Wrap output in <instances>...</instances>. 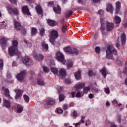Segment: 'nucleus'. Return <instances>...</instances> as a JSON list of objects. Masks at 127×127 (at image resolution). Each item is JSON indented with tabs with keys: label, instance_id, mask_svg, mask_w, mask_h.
Listing matches in <instances>:
<instances>
[{
	"label": "nucleus",
	"instance_id": "f257e3e1",
	"mask_svg": "<svg viewBox=\"0 0 127 127\" xmlns=\"http://www.w3.org/2000/svg\"><path fill=\"white\" fill-rule=\"evenodd\" d=\"M56 58L58 61L62 62L63 64L64 65H67L68 69L72 68L73 67V62L69 60L67 61H65V58L64 57V55L62 53L59 52L57 53Z\"/></svg>",
	"mask_w": 127,
	"mask_h": 127
},
{
	"label": "nucleus",
	"instance_id": "f03ea898",
	"mask_svg": "<svg viewBox=\"0 0 127 127\" xmlns=\"http://www.w3.org/2000/svg\"><path fill=\"white\" fill-rule=\"evenodd\" d=\"M101 30L104 31L105 29V25H106V29L107 31H111V30H113L114 29V24L113 23H110L109 22H106L105 20H101Z\"/></svg>",
	"mask_w": 127,
	"mask_h": 127
},
{
	"label": "nucleus",
	"instance_id": "7ed1b4c3",
	"mask_svg": "<svg viewBox=\"0 0 127 127\" xmlns=\"http://www.w3.org/2000/svg\"><path fill=\"white\" fill-rule=\"evenodd\" d=\"M118 52L115 50L114 47L111 46H109L106 51V57L108 59H112L113 55H117Z\"/></svg>",
	"mask_w": 127,
	"mask_h": 127
},
{
	"label": "nucleus",
	"instance_id": "20e7f679",
	"mask_svg": "<svg viewBox=\"0 0 127 127\" xmlns=\"http://www.w3.org/2000/svg\"><path fill=\"white\" fill-rule=\"evenodd\" d=\"M50 42L53 43L54 40L58 37V32L56 30H53L50 32Z\"/></svg>",
	"mask_w": 127,
	"mask_h": 127
},
{
	"label": "nucleus",
	"instance_id": "39448f33",
	"mask_svg": "<svg viewBox=\"0 0 127 127\" xmlns=\"http://www.w3.org/2000/svg\"><path fill=\"white\" fill-rule=\"evenodd\" d=\"M8 52L10 56H14L15 54H19V51L15 47H10L8 48Z\"/></svg>",
	"mask_w": 127,
	"mask_h": 127
},
{
	"label": "nucleus",
	"instance_id": "423d86ee",
	"mask_svg": "<svg viewBox=\"0 0 127 127\" xmlns=\"http://www.w3.org/2000/svg\"><path fill=\"white\" fill-rule=\"evenodd\" d=\"M25 70H23L21 71L20 73H19L17 76L16 78L18 81L21 82V81H23L24 80V78H25Z\"/></svg>",
	"mask_w": 127,
	"mask_h": 127
},
{
	"label": "nucleus",
	"instance_id": "0eeeda50",
	"mask_svg": "<svg viewBox=\"0 0 127 127\" xmlns=\"http://www.w3.org/2000/svg\"><path fill=\"white\" fill-rule=\"evenodd\" d=\"M7 9L8 11H9V12H10V13H11V11H12L14 14H15L17 16H18V15H19V12L18 11V9H17V8H12L9 6H8L7 7Z\"/></svg>",
	"mask_w": 127,
	"mask_h": 127
},
{
	"label": "nucleus",
	"instance_id": "6e6552de",
	"mask_svg": "<svg viewBox=\"0 0 127 127\" xmlns=\"http://www.w3.org/2000/svg\"><path fill=\"white\" fill-rule=\"evenodd\" d=\"M22 11L24 14H27V15H30V12H29V9L27 6L25 5L22 6Z\"/></svg>",
	"mask_w": 127,
	"mask_h": 127
},
{
	"label": "nucleus",
	"instance_id": "1a4fd4ad",
	"mask_svg": "<svg viewBox=\"0 0 127 127\" xmlns=\"http://www.w3.org/2000/svg\"><path fill=\"white\" fill-rule=\"evenodd\" d=\"M14 27L17 30H21L22 29V26L19 22L14 20Z\"/></svg>",
	"mask_w": 127,
	"mask_h": 127
},
{
	"label": "nucleus",
	"instance_id": "9d476101",
	"mask_svg": "<svg viewBox=\"0 0 127 127\" xmlns=\"http://www.w3.org/2000/svg\"><path fill=\"white\" fill-rule=\"evenodd\" d=\"M15 92L16 93V96L15 97V100H17V99H19L21 96H22V90H15Z\"/></svg>",
	"mask_w": 127,
	"mask_h": 127
},
{
	"label": "nucleus",
	"instance_id": "9b49d317",
	"mask_svg": "<svg viewBox=\"0 0 127 127\" xmlns=\"http://www.w3.org/2000/svg\"><path fill=\"white\" fill-rule=\"evenodd\" d=\"M41 46L44 51H45V52H47V51H48V44H46L45 42H42L41 43Z\"/></svg>",
	"mask_w": 127,
	"mask_h": 127
},
{
	"label": "nucleus",
	"instance_id": "f8f14e48",
	"mask_svg": "<svg viewBox=\"0 0 127 127\" xmlns=\"http://www.w3.org/2000/svg\"><path fill=\"white\" fill-rule=\"evenodd\" d=\"M15 107L16 108V110L17 113H22V111H23V107H22V106L19 104H16L15 105Z\"/></svg>",
	"mask_w": 127,
	"mask_h": 127
},
{
	"label": "nucleus",
	"instance_id": "ddd939ff",
	"mask_svg": "<svg viewBox=\"0 0 127 127\" xmlns=\"http://www.w3.org/2000/svg\"><path fill=\"white\" fill-rule=\"evenodd\" d=\"M3 101L4 106L6 107V108H7V109H10V108H11V104L8 100L4 99Z\"/></svg>",
	"mask_w": 127,
	"mask_h": 127
},
{
	"label": "nucleus",
	"instance_id": "4468645a",
	"mask_svg": "<svg viewBox=\"0 0 127 127\" xmlns=\"http://www.w3.org/2000/svg\"><path fill=\"white\" fill-rule=\"evenodd\" d=\"M25 60H28V62L25 61V65H27V66H31V65H33V61L32 60L30 59L28 57H26Z\"/></svg>",
	"mask_w": 127,
	"mask_h": 127
},
{
	"label": "nucleus",
	"instance_id": "2eb2a0df",
	"mask_svg": "<svg viewBox=\"0 0 127 127\" xmlns=\"http://www.w3.org/2000/svg\"><path fill=\"white\" fill-rule=\"evenodd\" d=\"M35 58L37 61H42V60L44 59V56L41 54L36 55L35 56Z\"/></svg>",
	"mask_w": 127,
	"mask_h": 127
},
{
	"label": "nucleus",
	"instance_id": "dca6fc26",
	"mask_svg": "<svg viewBox=\"0 0 127 127\" xmlns=\"http://www.w3.org/2000/svg\"><path fill=\"white\" fill-rule=\"evenodd\" d=\"M59 74L61 77H65L66 74V69L62 68H60L59 70Z\"/></svg>",
	"mask_w": 127,
	"mask_h": 127
},
{
	"label": "nucleus",
	"instance_id": "f3484780",
	"mask_svg": "<svg viewBox=\"0 0 127 127\" xmlns=\"http://www.w3.org/2000/svg\"><path fill=\"white\" fill-rule=\"evenodd\" d=\"M47 23L50 26H55V25H57V22L50 19L47 20Z\"/></svg>",
	"mask_w": 127,
	"mask_h": 127
},
{
	"label": "nucleus",
	"instance_id": "a211bd4d",
	"mask_svg": "<svg viewBox=\"0 0 127 127\" xmlns=\"http://www.w3.org/2000/svg\"><path fill=\"white\" fill-rule=\"evenodd\" d=\"M6 42H7V39L4 37L2 38L0 41V43L3 47L6 46Z\"/></svg>",
	"mask_w": 127,
	"mask_h": 127
},
{
	"label": "nucleus",
	"instance_id": "6ab92c4d",
	"mask_svg": "<svg viewBox=\"0 0 127 127\" xmlns=\"http://www.w3.org/2000/svg\"><path fill=\"white\" fill-rule=\"evenodd\" d=\"M116 13H119L120 12V9H121V2L117 1L116 3Z\"/></svg>",
	"mask_w": 127,
	"mask_h": 127
},
{
	"label": "nucleus",
	"instance_id": "aec40b11",
	"mask_svg": "<svg viewBox=\"0 0 127 127\" xmlns=\"http://www.w3.org/2000/svg\"><path fill=\"white\" fill-rule=\"evenodd\" d=\"M74 77L76 80H81V71L78 70L74 74Z\"/></svg>",
	"mask_w": 127,
	"mask_h": 127
},
{
	"label": "nucleus",
	"instance_id": "412c9836",
	"mask_svg": "<svg viewBox=\"0 0 127 127\" xmlns=\"http://www.w3.org/2000/svg\"><path fill=\"white\" fill-rule=\"evenodd\" d=\"M2 90L4 91V95L7 97H9V91L7 88L2 87Z\"/></svg>",
	"mask_w": 127,
	"mask_h": 127
},
{
	"label": "nucleus",
	"instance_id": "4be33fe9",
	"mask_svg": "<svg viewBox=\"0 0 127 127\" xmlns=\"http://www.w3.org/2000/svg\"><path fill=\"white\" fill-rule=\"evenodd\" d=\"M51 70L52 73H53L55 75H57V74H58V72H59V71L58 70V68L56 67H51Z\"/></svg>",
	"mask_w": 127,
	"mask_h": 127
},
{
	"label": "nucleus",
	"instance_id": "5701e85b",
	"mask_svg": "<svg viewBox=\"0 0 127 127\" xmlns=\"http://www.w3.org/2000/svg\"><path fill=\"white\" fill-rule=\"evenodd\" d=\"M85 86V83H79L75 86L76 90H79V89H82V88Z\"/></svg>",
	"mask_w": 127,
	"mask_h": 127
},
{
	"label": "nucleus",
	"instance_id": "b1692460",
	"mask_svg": "<svg viewBox=\"0 0 127 127\" xmlns=\"http://www.w3.org/2000/svg\"><path fill=\"white\" fill-rule=\"evenodd\" d=\"M53 9L56 13H59V14H60V10H61V9L60 8V6L59 5H58L57 7H54Z\"/></svg>",
	"mask_w": 127,
	"mask_h": 127
},
{
	"label": "nucleus",
	"instance_id": "393cba45",
	"mask_svg": "<svg viewBox=\"0 0 127 127\" xmlns=\"http://www.w3.org/2000/svg\"><path fill=\"white\" fill-rule=\"evenodd\" d=\"M37 84L40 85V86H44L45 83H44V80L42 79H38L37 81Z\"/></svg>",
	"mask_w": 127,
	"mask_h": 127
},
{
	"label": "nucleus",
	"instance_id": "a878e982",
	"mask_svg": "<svg viewBox=\"0 0 127 127\" xmlns=\"http://www.w3.org/2000/svg\"><path fill=\"white\" fill-rule=\"evenodd\" d=\"M101 73H102L103 77L106 78L107 76V70H106V68H103L101 69Z\"/></svg>",
	"mask_w": 127,
	"mask_h": 127
},
{
	"label": "nucleus",
	"instance_id": "bb28decb",
	"mask_svg": "<svg viewBox=\"0 0 127 127\" xmlns=\"http://www.w3.org/2000/svg\"><path fill=\"white\" fill-rule=\"evenodd\" d=\"M121 37L122 43L123 44H125V43H126V39H127L126 37V34H125L124 33H122Z\"/></svg>",
	"mask_w": 127,
	"mask_h": 127
},
{
	"label": "nucleus",
	"instance_id": "cd10ccee",
	"mask_svg": "<svg viewBox=\"0 0 127 127\" xmlns=\"http://www.w3.org/2000/svg\"><path fill=\"white\" fill-rule=\"evenodd\" d=\"M36 8L37 12H38L40 14H42L43 11L41 7H40V6H37Z\"/></svg>",
	"mask_w": 127,
	"mask_h": 127
},
{
	"label": "nucleus",
	"instance_id": "c85d7f7f",
	"mask_svg": "<svg viewBox=\"0 0 127 127\" xmlns=\"http://www.w3.org/2000/svg\"><path fill=\"white\" fill-rule=\"evenodd\" d=\"M107 11H109V12H112L113 11V5L112 4H110L108 5L107 8Z\"/></svg>",
	"mask_w": 127,
	"mask_h": 127
},
{
	"label": "nucleus",
	"instance_id": "c756f323",
	"mask_svg": "<svg viewBox=\"0 0 127 127\" xmlns=\"http://www.w3.org/2000/svg\"><path fill=\"white\" fill-rule=\"evenodd\" d=\"M72 14H73V11L72 10L68 11L65 13V16L66 17H69V16H71Z\"/></svg>",
	"mask_w": 127,
	"mask_h": 127
},
{
	"label": "nucleus",
	"instance_id": "7c9ffc66",
	"mask_svg": "<svg viewBox=\"0 0 127 127\" xmlns=\"http://www.w3.org/2000/svg\"><path fill=\"white\" fill-rule=\"evenodd\" d=\"M18 44V42L16 40H14L12 41V46L13 47H15L16 48L17 47V45Z\"/></svg>",
	"mask_w": 127,
	"mask_h": 127
},
{
	"label": "nucleus",
	"instance_id": "2f4dec72",
	"mask_svg": "<svg viewBox=\"0 0 127 127\" xmlns=\"http://www.w3.org/2000/svg\"><path fill=\"white\" fill-rule=\"evenodd\" d=\"M122 20L121 18L119 16H116L115 19V21L116 23H121Z\"/></svg>",
	"mask_w": 127,
	"mask_h": 127
},
{
	"label": "nucleus",
	"instance_id": "473e14b6",
	"mask_svg": "<svg viewBox=\"0 0 127 127\" xmlns=\"http://www.w3.org/2000/svg\"><path fill=\"white\" fill-rule=\"evenodd\" d=\"M71 54H75V55H77V54H79V51H78V50H76L75 48H74L72 50Z\"/></svg>",
	"mask_w": 127,
	"mask_h": 127
},
{
	"label": "nucleus",
	"instance_id": "72a5a7b5",
	"mask_svg": "<svg viewBox=\"0 0 127 127\" xmlns=\"http://www.w3.org/2000/svg\"><path fill=\"white\" fill-rule=\"evenodd\" d=\"M91 90V87H90V86H86V87H84V89H83V91L84 92V93H86L87 94V93H88L89 92V91H90Z\"/></svg>",
	"mask_w": 127,
	"mask_h": 127
},
{
	"label": "nucleus",
	"instance_id": "f704fd0d",
	"mask_svg": "<svg viewBox=\"0 0 127 127\" xmlns=\"http://www.w3.org/2000/svg\"><path fill=\"white\" fill-rule=\"evenodd\" d=\"M65 52H69V53H72V48L70 47H66L64 48Z\"/></svg>",
	"mask_w": 127,
	"mask_h": 127
},
{
	"label": "nucleus",
	"instance_id": "c9c22d12",
	"mask_svg": "<svg viewBox=\"0 0 127 127\" xmlns=\"http://www.w3.org/2000/svg\"><path fill=\"white\" fill-rule=\"evenodd\" d=\"M47 104L48 105L52 106V105H54V104H55V101L53 100H49L47 101Z\"/></svg>",
	"mask_w": 127,
	"mask_h": 127
},
{
	"label": "nucleus",
	"instance_id": "e433bc0d",
	"mask_svg": "<svg viewBox=\"0 0 127 127\" xmlns=\"http://www.w3.org/2000/svg\"><path fill=\"white\" fill-rule=\"evenodd\" d=\"M37 32V29L35 28H32L31 34L32 35H35Z\"/></svg>",
	"mask_w": 127,
	"mask_h": 127
},
{
	"label": "nucleus",
	"instance_id": "4c0bfd02",
	"mask_svg": "<svg viewBox=\"0 0 127 127\" xmlns=\"http://www.w3.org/2000/svg\"><path fill=\"white\" fill-rule=\"evenodd\" d=\"M62 32L63 33H65V32H67V27H66V25H64L62 28Z\"/></svg>",
	"mask_w": 127,
	"mask_h": 127
},
{
	"label": "nucleus",
	"instance_id": "58836bf2",
	"mask_svg": "<svg viewBox=\"0 0 127 127\" xmlns=\"http://www.w3.org/2000/svg\"><path fill=\"white\" fill-rule=\"evenodd\" d=\"M117 64L119 66H122L124 64V61L123 60H121L120 59L117 60Z\"/></svg>",
	"mask_w": 127,
	"mask_h": 127
},
{
	"label": "nucleus",
	"instance_id": "ea45409f",
	"mask_svg": "<svg viewBox=\"0 0 127 127\" xmlns=\"http://www.w3.org/2000/svg\"><path fill=\"white\" fill-rule=\"evenodd\" d=\"M65 99V96L63 94H60L59 96V101L60 102H62V101H64V99Z\"/></svg>",
	"mask_w": 127,
	"mask_h": 127
},
{
	"label": "nucleus",
	"instance_id": "a19ab883",
	"mask_svg": "<svg viewBox=\"0 0 127 127\" xmlns=\"http://www.w3.org/2000/svg\"><path fill=\"white\" fill-rule=\"evenodd\" d=\"M45 33V29L44 28H42L41 30H40V34L41 35V36L44 35Z\"/></svg>",
	"mask_w": 127,
	"mask_h": 127
},
{
	"label": "nucleus",
	"instance_id": "79ce46f5",
	"mask_svg": "<svg viewBox=\"0 0 127 127\" xmlns=\"http://www.w3.org/2000/svg\"><path fill=\"white\" fill-rule=\"evenodd\" d=\"M23 98H24V100L27 102V103H28V102H29V97H28V96L26 95H24L23 96Z\"/></svg>",
	"mask_w": 127,
	"mask_h": 127
},
{
	"label": "nucleus",
	"instance_id": "37998d69",
	"mask_svg": "<svg viewBox=\"0 0 127 127\" xmlns=\"http://www.w3.org/2000/svg\"><path fill=\"white\" fill-rule=\"evenodd\" d=\"M24 42L25 43H26V44H27V46H28V47H31V46H32V45L31 44V43H30V42H28L27 40H25Z\"/></svg>",
	"mask_w": 127,
	"mask_h": 127
},
{
	"label": "nucleus",
	"instance_id": "c03bdc74",
	"mask_svg": "<svg viewBox=\"0 0 127 127\" xmlns=\"http://www.w3.org/2000/svg\"><path fill=\"white\" fill-rule=\"evenodd\" d=\"M43 70L45 73H48V72H49V68H48V67L44 66Z\"/></svg>",
	"mask_w": 127,
	"mask_h": 127
},
{
	"label": "nucleus",
	"instance_id": "a18cd8bd",
	"mask_svg": "<svg viewBox=\"0 0 127 127\" xmlns=\"http://www.w3.org/2000/svg\"><path fill=\"white\" fill-rule=\"evenodd\" d=\"M0 69H2L3 68V61L1 59H0Z\"/></svg>",
	"mask_w": 127,
	"mask_h": 127
},
{
	"label": "nucleus",
	"instance_id": "49530a36",
	"mask_svg": "<svg viewBox=\"0 0 127 127\" xmlns=\"http://www.w3.org/2000/svg\"><path fill=\"white\" fill-rule=\"evenodd\" d=\"M100 51H101V48H100V47H97L95 48L96 53L99 54L100 53Z\"/></svg>",
	"mask_w": 127,
	"mask_h": 127
},
{
	"label": "nucleus",
	"instance_id": "de8ad7c7",
	"mask_svg": "<svg viewBox=\"0 0 127 127\" xmlns=\"http://www.w3.org/2000/svg\"><path fill=\"white\" fill-rule=\"evenodd\" d=\"M57 113H58L59 114H63V110L61 109L60 108L57 109Z\"/></svg>",
	"mask_w": 127,
	"mask_h": 127
},
{
	"label": "nucleus",
	"instance_id": "09e8293b",
	"mask_svg": "<svg viewBox=\"0 0 127 127\" xmlns=\"http://www.w3.org/2000/svg\"><path fill=\"white\" fill-rule=\"evenodd\" d=\"M104 11L103 9H100L98 11V14L100 15H102V14H104Z\"/></svg>",
	"mask_w": 127,
	"mask_h": 127
},
{
	"label": "nucleus",
	"instance_id": "8fccbe9b",
	"mask_svg": "<svg viewBox=\"0 0 127 127\" xmlns=\"http://www.w3.org/2000/svg\"><path fill=\"white\" fill-rule=\"evenodd\" d=\"M94 75V72H93L92 70H89V76L90 77H92V76H93Z\"/></svg>",
	"mask_w": 127,
	"mask_h": 127
},
{
	"label": "nucleus",
	"instance_id": "3c124183",
	"mask_svg": "<svg viewBox=\"0 0 127 127\" xmlns=\"http://www.w3.org/2000/svg\"><path fill=\"white\" fill-rule=\"evenodd\" d=\"M9 1L12 3V4H15L16 3V0H9Z\"/></svg>",
	"mask_w": 127,
	"mask_h": 127
},
{
	"label": "nucleus",
	"instance_id": "603ef678",
	"mask_svg": "<svg viewBox=\"0 0 127 127\" xmlns=\"http://www.w3.org/2000/svg\"><path fill=\"white\" fill-rule=\"evenodd\" d=\"M73 117H77L78 116V113H77V111H74L73 112Z\"/></svg>",
	"mask_w": 127,
	"mask_h": 127
},
{
	"label": "nucleus",
	"instance_id": "864d4df0",
	"mask_svg": "<svg viewBox=\"0 0 127 127\" xmlns=\"http://www.w3.org/2000/svg\"><path fill=\"white\" fill-rule=\"evenodd\" d=\"M105 92L107 94H110V88H106Z\"/></svg>",
	"mask_w": 127,
	"mask_h": 127
},
{
	"label": "nucleus",
	"instance_id": "5fc2aeb1",
	"mask_svg": "<svg viewBox=\"0 0 127 127\" xmlns=\"http://www.w3.org/2000/svg\"><path fill=\"white\" fill-rule=\"evenodd\" d=\"M81 93L80 92H78L76 94V98H80V97H81Z\"/></svg>",
	"mask_w": 127,
	"mask_h": 127
},
{
	"label": "nucleus",
	"instance_id": "6e6d98bb",
	"mask_svg": "<svg viewBox=\"0 0 127 127\" xmlns=\"http://www.w3.org/2000/svg\"><path fill=\"white\" fill-rule=\"evenodd\" d=\"M26 59V57H25L24 58H23V63L25 64V61L26 62H28V60H26L25 59Z\"/></svg>",
	"mask_w": 127,
	"mask_h": 127
},
{
	"label": "nucleus",
	"instance_id": "4d7b16f0",
	"mask_svg": "<svg viewBox=\"0 0 127 127\" xmlns=\"http://www.w3.org/2000/svg\"><path fill=\"white\" fill-rule=\"evenodd\" d=\"M89 99H93L94 98V95L93 94H90L88 95Z\"/></svg>",
	"mask_w": 127,
	"mask_h": 127
},
{
	"label": "nucleus",
	"instance_id": "13d9d810",
	"mask_svg": "<svg viewBox=\"0 0 127 127\" xmlns=\"http://www.w3.org/2000/svg\"><path fill=\"white\" fill-rule=\"evenodd\" d=\"M63 109L64 110H67V109H68V106H67V105L66 104L64 105Z\"/></svg>",
	"mask_w": 127,
	"mask_h": 127
},
{
	"label": "nucleus",
	"instance_id": "bf43d9fd",
	"mask_svg": "<svg viewBox=\"0 0 127 127\" xmlns=\"http://www.w3.org/2000/svg\"><path fill=\"white\" fill-rule=\"evenodd\" d=\"M78 2L80 3H85V2H86V0H78Z\"/></svg>",
	"mask_w": 127,
	"mask_h": 127
},
{
	"label": "nucleus",
	"instance_id": "052dcab7",
	"mask_svg": "<svg viewBox=\"0 0 127 127\" xmlns=\"http://www.w3.org/2000/svg\"><path fill=\"white\" fill-rule=\"evenodd\" d=\"M22 33L24 35L25 34H26V30H25V29H22Z\"/></svg>",
	"mask_w": 127,
	"mask_h": 127
},
{
	"label": "nucleus",
	"instance_id": "680f3d73",
	"mask_svg": "<svg viewBox=\"0 0 127 127\" xmlns=\"http://www.w3.org/2000/svg\"><path fill=\"white\" fill-rule=\"evenodd\" d=\"M58 92H59V93H60L61 92H62V91H63V87H60L59 89L58 90Z\"/></svg>",
	"mask_w": 127,
	"mask_h": 127
},
{
	"label": "nucleus",
	"instance_id": "e2e57ef3",
	"mask_svg": "<svg viewBox=\"0 0 127 127\" xmlns=\"http://www.w3.org/2000/svg\"><path fill=\"white\" fill-rule=\"evenodd\" d=\"M48 5V6H52V5H53V1L49 2Z\"/></svg>",
	"mask_w": 127,
	"mask_h": 127
},
{
	"label": "nucleus",
	"instance_id": "0e129e2a",
	"mask_svg": "<svg viewBox=\"0 0 127 127\" xmlns=\"http://www.w3.org/2000/svg\"><path fill=\"white\" fill-rule=\"evenodd\" d=\"M113 104H114V105H118V101L116 100H113Z\"/></svg>",
	"mask_w": 127,
	"mask_h": 127
},
{
	"label": "nucleus",
	"instance_id": "69168bd1",
	"mask_svg": "<svg viewBox=\"0 0 127 127\" xmlns=\"http://www.w3.org/2000/svg\"><path fill=\"white\" fill-rule=\"evenodd\" d=\"M3 23H4V22H2L0 23V27H1V28H2V27H3Z\"/></svg>",
	"mask_w": 127,
	"mask_h": 127
},
{
	"label": "nucleus",
	"instance_id": "338daca9",
	"mask_svg": "<svg viewBox=\"0 0 127 127\" xmlns=\"http://www.w3.org/2000/svg\"><path fill=\"white\" fill-rule=\"evenodd\" d=\"M117 121L120 123L121 122V116H118L117 118Z\"/></svg>",
	"mask_w": 127,
	"mask_h": 127
},
{
	"label": "nucleus",
	"instance_id": "774afa93",
	"mask_svg": "<svg viewBox=\"0 0 127 127\" xmlns=\"http://www.w3.org/2000/svg\"><path fill=\"white\" fill-rule=\"evenodd\" d=\"M124 74H127V68H125L124 70Z\"/></svg>",
	"mask_w": 127,
	"mask_h": 127
}]
</instances>
